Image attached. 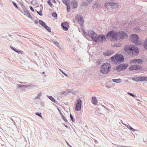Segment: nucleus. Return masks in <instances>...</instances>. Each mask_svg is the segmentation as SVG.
I'll list each match as a JSON object with an SVG mask.
<instances>
[{"instance_id": "de8ad7c7", "label": "nucleus", "mask_w": 147, "mask_h": 147, "mask_svg": "<svg viewBox=\"0 0 147 147\" xmlns=\"http://www.w3.org/2000/svg\"><path fill=\"white\" fill-rule=\"evenodd\" d=\"M63 74H64V75H65V76H66V74H65L63 73Z\"/></svg>"}, {"instance_id": "09e8293b", "label": "nucleus", "mask_w": 147, "mask_h": 147, "mask_svg": "<svg viewBox=\"0 0 147 147\" xmlns=\"http://www.w3.org/2000/svg\"><path fill=\"white\" fill-rule=\"evenodd\" d=\"M70 147H72L71 146H70Z\"/></svg>"}, {"instance_id": "412c9836", "label": "nucleus", "mask_w": 147, "mask_h": 147, "mask_svg": "<svg viewBox=\"0 0 147 147\" xmlns=\"http://www.w3.org/2000/svg\"><path fill=\"white\" fill-rule=\"evenodd\" d=\"M144 47L145 49H147V39L145 40L144 43Z\"/></svg>"}, {"instance_id": "79ce46f5", "label": "nucleus", "mask_w": 147, "mask_h": 147, "mask_svg": "<svg viewBox=\"0 0 147 147\" xmlns=\"http://www.w3.org/2000/svg\"><path fill=\"white\" fill-rule=\"evenodd\" d=\"M12 3H13V5H14L15 6H16V7H17V5H16V3H15V2H13Z\"/></svg>"}, {"instance_id": "f03ea898", "label": "nucleus", "mask_w": 147, "mask_h": 147, "mask_svg": "<svg viewBox=\"0 0 147 147\" xmlns=\"http://www.w3.org/2000/svg\"><path fill=\"white\" fill-rule=\"evenodd\" d=\"M124 50L126 53L130 55L135 56L139 52L138 49L137 47L132 45L126 46Z\"/></svg>"}, {"instance_id": "4468645a", "label": "nucleus", "mask_w": 147, "mask_h": 147, "mask_svg": "<svg viewBox=\"0 0 147 147\" xmlns=\"http://www.w3.org/2000/svg\"><path fill=\"white\" fill-rule=\"evenodd\" d=\"M96 35V34L94 32L92 36V37H91V38L92 39L93 41H95L97 40L96 38H97L98 37Z\"/></svg>"}, {"instance_id": "2f4dec72", "label": "nucleus", "mask_w": 147, "mask_h": 147, "mask_svg": "<svg viewBox=\"0 0 147 147\" xmlns=\"http://www.w3.org/2000/svg\"><path fill=\"white\" fill-rule=\"evenodd\" d=\"M52 16L54 17H56L57 16V15L55 13H53L52 14Z\"/></svg>"}, {"instance_id": "a18cd8bd", "label": "nucleus", "mask_w": 147, "mask_h": 147, "mask_svg": "<svg viewBox=\"0 0 147 147\" xmlns=\"http://www.w3.org/2000/svg\"><path fill=\"white\" fill-rule=\"evenodd\" d=\"M41 93L40 92L39 94H38V95L39 96H41Z\"/></svg>"}, {"instance_id": "c85d7f7f", "label": "nucleus", "mask_w": 147, "mask_h": 147, "mask_svg": "<svg viewBox=\"0 0 147 147\" xmlns=\"http://www.w3.org/2000/svg\"><path fill=\"white\" fill-rule=\"evenodd\" d=\"M137 61L136 60V59L133 60L131 61L130 62V63H136V61Z\"/></svg>"}, {"instance_id": "37998d69", "label": "nucleus", "mask_w": 147, "mask_h": 147, "mask_svg": "<svg viewBox=\"0 0 147 147\" xmlns=\"http://www.w3.org/2000/svg\"><path fill=\"white\" fill-rule=\"evenodd\" d=\"M34 23H35V24H38V21L37 20H35V21H34Z\"/></svg>"}, {"instance_id": "2eb2a0df", "label": "nucleus", "mask_w": 147, "mask_h": 147, "mask_svg": "<svg viewBox=\"0 0 147 147\" xmlns=\"http://www.w3.org/2000/svg\"><path fill=\"white\" fill-rule=\"evenodd\" d=\"M39 22L41 25L44 28H45V26L47 25L45 24V23H44L42 20H39Z\"/></svg>"}, {"instance_id": "9b49d317", "label": "nucleus", "mask_w": 147, "mask_h": 147, "mask_svg": "<svg viewBox=\"0 0 147 147\" xmlns=\"http://www.w3.org/2000/svg\"><path fill=\"white\" fill-rule=\"evenodd\" d=\"M141 66L139 65H134L129 67V69L130 70H133L140 69L141 68Z\"/></svg>"}, {"instance_id": "c03bdc74", "label": "nucleus", "mask_w": 147, "mask_h": 147, "mask_svg": "<svg viewBox=\"0 0 147 147\" xmlns=\"http://www.w3.org/2000/svg\"><path fill=\"white\" fill-rule=\"evenodd\" d=\"M97 4H95L94 6V7H96L97 6Z\"/></svg>"}, {"instance_id": "7c9ffc66", "label": "nucleus", "mask_w": 147, "mask_h": 147, "mask_svg": "<svg viewBox=\"0 0 147 147\" xmlns=\"http://www.w3.org/2000/svg\"><path fill=\"white\" fill-rule=\"evenodd\" d=\"M128 94L129 95H130L131 96L133 97H135L136 96L135 95H134V94H133L132 93L128 92H127Z\"/></svg>"}, {"instance_id": "bb28decb", "label": "nucleus", "mask_w": 147, "mask_h": 147, "mask_svg": "<svg viewBox=\"0 0 147 147\" xmlns=\"http://www.w3.org/2000/svg\"><path fill=\"white\" fill-rule=\"evenodd\" d=\"M136 60H138L136 61V63H142L143 61L142 60V59H136Z\"/></svg>"}, {"instance_id": "f8f14e48", "label": "nucleus", "mask_w": 147, "mask_h": 147, "mask_svg": "<svg viewBox=\"0 0 147 147\" xmlns=\"http://www.w3.org/2000/svg\"><path fill=\"white\" fill-rule=\"evenodd\" d=\"M114 52H111L110 51H107L106 52L103 53V55L104 56H110L113 54Z\"/></svg>"}, {"instance_id": "1a4fd4ad", "label": "nucleus", "mask_w": 147, "mask_h": 147, "mask_svg": "<svg viewBox=\"0 0 147 147\" xmlns=\"http://www.w3.org/2000/svg\"><path fill=\"white\" fill-rule=\"evenodd\" d=\"M97 40L95 42H102L105 40L106 38L104 35H100L97 38Z\"/></svg>"}, {"instance_id": "a878e982", "label": "nucleus", "mask_w": 147, "mask_h": 147, "mask_svg": "<svg viewBox=\"0 0 147 147\" xmlns=\"http://www.w3.org/2000/svg\"><path fill=\"white\" fill-rule=\"evenodd\" d=\"M142 81H147V77L142 76L141 77Z\"/></svg>"}, {"instance_id": "b1692460", "label": "nucleus", "mask_w": 147, "mask_h": 147, "mask_svg": "<svg viewBox=\"0 0 147 147\" xmlns=\"http://www.w3.org/2000/svg\"><path fill=\"white\" fill-rule=\"evenodd\" d=\"M60 114L61 115V117L62 119L63 120L67 122V119L65 118L64 116L61 113V112H60Z\"/></svg>"}, {"instance_id": "f704fd0d", "label": "nucleus", "mask_w": 147, "mask_h": 147, "mask_svg": "<svg viewBox=\"0 0 147 147\" xmlns=\"http://www.w3.org/2000/svg\"><path fill=\"white\" fill-rule=\"evenodd\" d=\"M41 113H36V114L39 116L41 117L42 118V116L41 115Z\"/></svg>"}, {"instance_id": "a19ab883", "label": "nucleus", "mask_w": 147, "mask_h": 147, "mask_svg": "<svg viewBox=\"0 0 147 147\" xmlns=\"http://www.w3.org/2000/svg\"><path fill=\"white\" fill-rule=\"evenodd\" d=\"M30 9H31V10L33 12H34V9L32 7H30Z\"/></svg>"}, {"instance_id": "9d476101", "label": "nucleus", "mask_w": 147, "mask_h": 147, "mask_svg": "<svg viewBox=\"0 0 147 147\" xmlns=\"http://www.w3.org/2000/svg\"><path fill=\"white\" fill-rule=\"evenodd\" d=\"M61 26L63 28V29L65 31H67L69 26V24L67 22H65L62 23Z\"/></svg>"}, {"instance_id": "72a5a7b5", "label": "nucleus", "mask_w": 147, "mask_h": 147, "mask_svg": "<svg viewBox=\"0 0 147 147\" xmlns=\"http://www.w3.org/2000/svg\"><path fill=\"white\" fill-rule=\"evenodd\" d=\"M54 43L58 47H59V43L57 41H55L54 42Z\"/></svg>"}, {"instance_id": "7ed1b4c3", "label": "nucleus", "mask_w": 147, "mask_h": 147, "mask_svg": "<svg viewBox=\"0 0 147 147\" xmlns=\"http://www.w3.org/2000/svg\"><path fill=\"white\" fill-rule=\"evenodd\" d=\"M111 69V65L107 62L102 64L100 67V71L102 74H107L110 71Z\"/></svg>"}, {"instance_id": "c9c22d12", "label": "nucleus", "mask_w": 147, "mask_h": 147, "mask_svg": "<svg viewBox=\"0 0 147 147\" xmlns=\"http://www.w3.org/2000/svg\"><path fill=\"white\" fill-rule=\"evenodd\" d=\"M11 48L13 50V51H15L18 53L19 51H18L17 50H16L13 47H11Z\"/></svg>"}, {"instance_id": "49530a36", "label": "nucleus", "mask_w": 147, "mask_h": 147, "mask_svg": "<svg viewBox=\"0 0 147 147\" xmlns=\"http://www.w3.org/2000/svg\"><path fill=\"white\" fill-rule=\"evenodd\" d=\"M78 18V16H77L76 17V19H77Z\"/></svg>"}, {"instance_id": "ea45409f", "label": "nucleus", "mask_w": 147, "mask_h": 147, "mask_svg": "<svg viewBox=\"0 0 147 147\" xmlns=\"http://www.w3.org/2000/svg\"><path fill=\"white\" fill-rule=\"evenodd\" d=\"M48 3L49 5L50 6H52V3H51L50 1H48Z\"/></svg>"}, {"instance_id": "393cba45", "label": "nucleus", "mask_w": 147, "mask_h": 147, "mask_svg": "<svg viewBox=\"0 0 147 147\" xmlns=\"http://www.w3.org/2000/svg\"><path fill=\"white\" fill-rule=\"evenodd\" d=\"M49 98L52 101L55 102V99L51 96H48Z\"/></svg>"}, {"instance_id": "20e7f679", "label": "nucleus", "mask_w": 147, "mask_h": 147, "mask_svg": "<svg viewBox=\"0 0 147 147\" xmlns=\"http://www.w3.org/2000/svg\"><path fill=\"white\" fill-rule=\"evenodd\" d=\"M111 59L112 62L116 64L120 63L124 60L123 56L119 54H116L115 56H112L111 58Z\"/></svg>"}, {"instance_id": "e433bc0d", "label": "nucleus", "mask_w": 147, "mask_h": 147, "mask_svg": "<svg viewBox=\"0 0 147 147\" xmlns=\"http://www.w3.org/2000/svg\"><path fill=\"white\" fill-rule=\"evenodd\" d=\"M37 13L40 16H42V15L41 11H40V12L37 11Z\"/></svg>"}, {"instance_id": "cd10ccee", "label": "nucleus", "mask_w": 147, "mask_h": 147, "mask_svg": "<svg viewBox=\"0 0 147 147\" xmlns=\"http://www.w3.org/2000/svg\"><path fill=\"white\" fill-rule=\"evenodd\" d=\"M45 28H46L48 31L49 32H51V28L47 25L45 26Z\"/></svg>"}, {"instance_id": "473e14b6", "label": "nucleus", "mask_w": 147, "mask_h": 147, "mask_svg": "<svg viewBox=\"0 0 147 147\" xmlns=\"http://www.w3.org/2000/svg\"><path fill=\"white\" fill-rule=\"evenodd\" d=\"M70 117L71 119L72 122H74L75 119L73 118V116L71 114H70Z\"/></svg>"}, {"instance_id": "aec40b11", "label": "nucleus", "mask_w": 147, "mask_h": 147, "mask_svg": "<svg viewBox=\"0 0 147 147\" xmlns=\"http://www.w3.org/2000/svg\"><path fill=\"white\" fill-rule=\"evenodd\" d=\"M94 33V32L93 31H89L88 32V34L89 36H91V37L93 34Z\"/></svg>"}, {"instance_id": "58836bf2", "label": "nucleus", "mask_w": 147, "mask_h": 147, "mask_svg": "<svg viewBox=\"0 0 147 147\" xmlns=\"http://www.w3.org/2000/svg\"><path fill=\"white\" fill-rule=\"evenodd\" d=\"M67 10L68 11H69V10L70 9V6L69 5H67Z\"/></svg>"}, {"instance_id": "dca6fc26", "label": "nucleus", "mask_w": 147, "mask_h": 147, "mask_svg": "<svg viewBox=\"0 0 147 147\" xmlns=\"http://www.w3.org/2000/svg\"><path fill=\"white\" fill-rule=\"evenodd\" d=\"M92 103L95 105L97 102V100L96 98L95 97H92Z\"/></svg>"}, {"instance_id": "423d86ee", "label": "nucleus", "mask_w": 147, "mask_h": 147, "mask_svg": "<svg viewBox=\"0 0 147 147\" xmlns=\"http://www.w3.org/2000/svg\"><path fill=\"white\" fill-rule=\"evenodd\" d=\"M82 101L80 99H78L76 104L75 109L77 111H80L81 109Z\"/></svg>"}, {"instance_id": "5701e85b", "label": "nucleus", "mask_w": 147, "mask_h": 147, "mask_svg": "<svg viewBox=\"0 0 147 147\" xmlns=\"http://www.w3.org/2000/svg\"><path fill=\"white\" fill-rule=\"evenodd\" d=\"M26 15L28 17L30 18H31V16L29 12L27 11H26L25 12Z\"/></svg>"}, {"instance_id": "f3484780", "label": "nucleus", "mask_w": 147, "mask_h": 147, "mask_svg": "<svg viewBox=\"0 0 147 147\" xmlns=\"http://www.w3.org/2000/svg\"><path fill=\"white\" fill-rule=\"evenodd\" d=\"M112 80L113 82L117 83H120L121 82V80L120 79H113Z\"/></svg>"}, {"instance_id": "4be33fe9", "label": "nucleus", "mask_w": 147, "mask_h": 147, "mask_svg": "<svg viewBox=\"0 0 147 147\" xmlns=\"http://www.w3.org/2000/svg\"><path fill=\"white\" fill-rule=\"evenodd\" d=\"M125 126H126L127 128L130 129V130H132V131H135L136 130L132 128L131 126H130L129 125H125Z\"/></svg>"}, {"instance_id": "a211bd4d", "label": "nucleus", "mask_w": 147, "mask_h": 147, "mask_svg": "<svg viewBox=\"0 0 147 147\" xmlns=\"http://www.w3.org/2000/svg\"><path fill=\"white\" fill-rule=\"evenodd\" d=\"M133 79L136 81H141V77H134Z\"/></svg>"}, {"instance_id": "39448f33", "label": "nucleus", "mask_w": 147, "mask_h": 147, "mask_svg": "<svg viewBox=\"0 0 147 147\" xmlns=\"http://www.w3.org/2000/svg\"><path fill=\"white\" fill-rule=\"evenodd\" d=\"M131 40L136 45H138L141 44L140 42L138 41L139 37L138 35L135 34L131 35L130 36Z\"/></svg>"}, {"instance_id": "4c0bfd02", "label": "nucleus", "mask_w": 147, "mask_h": 147, "mask_svg": "<svg viewBox=\"0 0 147 147\" xmlns=\"http://www.w3.org/2000/svg\"><path fill=\"white\" fill-rule=\"evenodd\" d=\"M62 1H63V3H64L65 4L67 5V0H62Z\"/></svg>"}, {"instance_id": "6ab92c4d", "label": "nucleus", "mask_w": 147, "mask_h": 147, "mask_svg": "<svg viewBox=\"0 0 147 147\" xmlns=\"http://www.w3.org/2000/svg\"><path fill=\"white\" fill-rule=\"evenodd\" d=\"M73 8H76L77 6V4L75 1H74L71 3Z\"/></svg>"}, {"instance_id": "0eeeda50", "label": "nucleus", "mask_w": 147, "mask_h": 147, "mask_svg": "<svg viewBox=\"0 0 147 147\" xmlns=\"http://www.w3.org/2000/svg\"><path fill=\"white\" fill-rule=\"evenodd\" d=\"M127 67V64H121L118 65L116 68L117 70L120 71L122 70L125 69Z\"/></svg>"}, {"instance_id": "ddd939ff", "label": "nucleus", "mask_w": 147, "mask_h": 147, "mask_svg": "<svg viewBox=\"0 0 147 147\" xmlns=\"http://www.w3.org/2000/svg\"><path fill=\"white\" fill-rule=\"evenodd\" d=\"M83 19L82 17H80L78 19L79 24L80 25H82L83 23Z\"/></svg>"}, {"instance_id": "6e6552de", "label": "nucleus", "mask_w": 147, "mask_h": 147, "mask_svg": "<svg viewBox=\"0 0 147 147\" xmlns=\"http://www.w3.org/2000/svg\"><path fill=\"white\" fill-rule=\"evenodd\" d=\"M107 6H111L112 9L117 8L118 7V5L114 3H106L105 4V6L107 7Z\"/></svg>"}, {"instance_id": "f257e3e1", "label": "nucleus", "mask_w": 147, "mask_h": 147, "mask_svg": "<svg viewBox=\"0 0 147 147\" xmlns=\"http://www.w3.org/2000/svg\"><path fill=\"white\" fill-rule=\"evenodd\" d=\"M127 34L123 31L117 33L114 31H111L107 33L106 36L107 38L113 41L116 40L118 37L120 39H123L127 38Z\"/></svg>"}, {"instance_id": "c756f323", "label": "nucleus", "mask_w": 147, "mask_h": 147, "mask_svg": "<svg viewBox=\"0 0 147 147\" xmlns=\"http://www.w3.org/2000/svg\"><path fill=\"white\" fill-rule=\"evenodd\" d=\"M121 44L120 43H119L118 44H115L114 45V46L115 47H120L121 46Z\"/></svg>"}]
</instances>
